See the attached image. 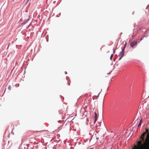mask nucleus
Returning <instances> with one entry per match:
<instances>
[{"instance_id":"nucleus-5","label":"nucleus","mask_w":149,"mask_h":149,"mask_svg":"<svg viewBox=\"0 0 149 149\" xmlns=\"http://www.w3.org/2000/svg\"><path fill=\"white\" fill-rule=\"evenodd\" d=\"M141 121H142V120H140V122L139 123V125H138V127H139V126H140L141 125Z\"/></svg>"},{"instance_id":"nucleus-4","label":"nucleus","mask_w":149,"mask_h":149,"mask_svg":"<svg viewBox=\"0 0 149 149\" xmlns=\"http://www.w3.org/2000/svg\"><path fill=\"white\" fill-rule=\"evenodd\" d=\"M95 121L94 122V123H95V122L96 121L97 119V114L95 112Z\"/></svg>"},{"instance_id":"nucleus-9","label":"nucleus","mask_w":149,"mask_h":149,"mask_svg":"<svg viewBox=\"0 0 149 149\" xmlns=\"http://www.w3.org/2000/svg\"><path fill=\"white\" fill-rule=\"evenodd\" d=\"M29 0H27V2H26V3L28 2L29 1Z\"/></svg>"},{"instance_id":"nucleus-10","label":"nucleus","mask_w":149,"mask_h":149,"mask_svg":"<svg viewBox=\"0 0 149 149\" xmlns=\"http://www.w3.org/2000/svg\"><path fill=\"white\" fill-rule=\"evenodd\" d=\"M67 73V72H66L65 74H66Z\"/></svg>"},{"instance_id":"nucleus-6","label":"nucleus","mask_w":149,"mask_h":149,"mask_svg":"<svg viewBox=\"0 0 149 149\" xmlns=\"http://www.w3.org/2000/svg\"><path fill=\"white\" fill-rule=\"evenodd\" d=\"M113 56V54H112L111 55V56H110V59L111 60V59H112Z\"/></svg>"},{"instance_id":"nucleus-1","label":"nucleus","mask_w":149,"mask_h":149,"mask_svg":"<svg viewBox=\"0 0 149 149\" xmlns=\"http://www.w3.org/2000/svg\"><path fill=\"white\" fill-rule=\"evenodd\" d=\"M145 132L140 137V141H138L137 146L135 145L132 149H149V128H145Z\"/></svg>"},{"instance_id":"nucleus-3","label":"nucleus","mask_w":149,"mask_h":149,"mask_svg":"<svg viewBox=\"0 0 149 149\" xmlns=\"http://www.w3.org/2000/svg\"><path fill=\"white\" fill-rule=\"evenodd\" d=\"M137 42L136 41H133L130 44V46L132 47H133V46L137 44Z\"/></svg>"},{"instance_id":"nucleus-2","label":"nucleus","mask_w":149,"mask_h":149,"mask_svg":"<svg viewBox=\"0 0 149 149\" xmlns=\"http://www.w3.org/2000/svg\"><path fill=\"white\" fill-rule=\"evenodd\" d=\"M126 42H125V46L122 49V51L120 53V54L119 55V56L120 57V58L119 59V60H120L122 57L124 56L125 52H124V49L125 48V46L126 45Z\"/></svg>"},{"instance_id":"nucleus-7","label":"nucleus","mask_w":149,"mask_h":149,"mask_svg":"<svg viewBox=\"0 0 149 149\" xmlns=\"http://www.w3.org/2000/svg\"><path fill=\"white\" fill-rule=\"evenodd\" d=\"M113 53H115V50L114 49H113Z\"/></svg>"},{"instance_id":"nucleus-8","label":"nucleus","mask_w":149,"mask_h":149,"mask_svg":"<svg viewBox=\"0 0 149 149\" xmlns=\"http://www.w3.org/2000/svg\"><path fill=\"white\" fill-rule=\"evenodd\" d=\"M142 40V38H141V39L140 40V41L141 40Z\"/></svg>"}]
</instances>
